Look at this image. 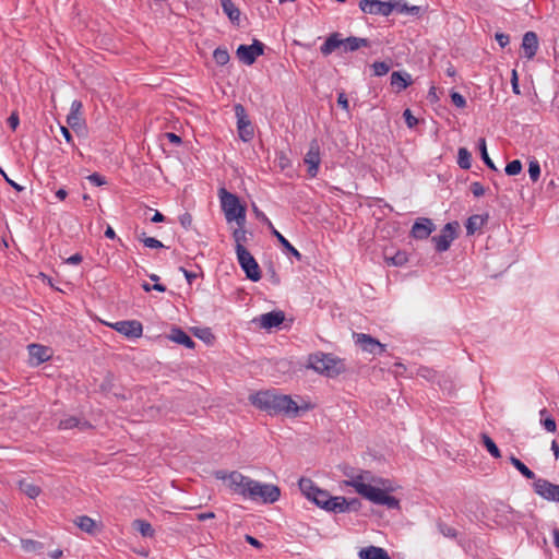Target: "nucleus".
I'll return each mask as SVG.
<instances>
[{"mask_svg":"<svg viewBox=\"0 0 559 559\" xmlns=\"http://www.w3.org/2000/svg\"><path fill=\"white\" fill-rule=\"evenodd\" d=\"M343 474L346 477L342 481L343 486L353 487L366 500L377 506H384L388 509H400V500L390 495L393 491L390 479L376 476L370 471H356L350 466H345Z\"/></svg>","mask_w":559,"mask_h":559,"instance_id":"f257e3e1","label":"nucleus"},{"mask_svg":"<svg viewBox=\"0 0 559 559\" xmlns=\"http://www.w3.org/2000/svg\"><path fill=\"white\" fill-rule=\"evenodd\" d=\"M251 404L270 415L286 414L297 416L299 407L297 403L285 394L274 391H260L249 397Z\"/></svg>","mask_w":559,"mask_h":559,"instance_id":"f03ea898","label":"nucleus"},{"mask_svg":"<svg viewBox=\"0 0 559 559\" xmlns=\"http://www.w3.org/2000/svg\"><path fill=\"white\" fill-rule=\"evenodd\" d=\"M299 488L301 492L307 497V499L314 502L321 509H324L329 512H334L335 510H343L340 506L337 507V496H331L326 490L320 489L316 486V484L309 478H301L299 480Z\"/></svg>","mask_w":559,"mask_h":559,"instance_id":"7ed1b4c3","label":"nucleus"},{"mask_svg":"<svg viewBox=\"0 0 559 559\" xmlns=\"http://www.w3.org/2000/svg\"><path fill=\"white\" fill-rule=\"evenodd\" d=\"M221 206L228 223L236 222L237 225H246V206L240 203L239 198L227 191L225 188L218 190Z\"/></svg>","mask_w":559,"mask_h":559,"instance_id":"20e7f679","label":"nucleus"},{"mask_svg":"<svg viewBox=\"0 0 559 559\" xmlns=\"http://www.w3.org/2000/svg\"><path fill=\"white\" fill-rule=\"evenodd\" d=\"M308 367L326 377H335L344 370L341 359L332 354L317 353L308 358Z\"/></svg>","mask_w":559,"mask_h":559,"instance_id":"39448f33","label":"nucleus"},{"mask_svg":"<svg viewBox=\"0 0 559 559\" xmlns=\"http://www.w3.org/2000/svg\"><path fill=\"white\" fill-rule=\"evenodd\" d=\"M214 477L227 484L231 492L241 496L243 499L249 497L253 479L242 475L238 471L227 472L224 469L215 471Z\"/></svg>","mask_w":559,"mask_h":559,"instance_id":"423d86ee","label":"nucleus"},{"mask_svg":"<svg viewBox=\"0 0 559 559\" xmlns=\"http://www.w3.org/2000/svg\"><path fill=\"white\" fill-rule=\"evenodd\" d=\"M249 497L247 500L274 503L280 499L281 490L277 486L272 484H262L253 479L251 488H249Z\"/></svg>","mask_w":559,"mask_h":559,"instance_id":"0eeeda50","label":"nucleus"},{"mask_svg":"<svg viewBox=\"0 0 559 559\" xmlns=\"http://www.w3.org/2000/svg\"><path fill=\"white\" fill-rule=\"evenodd\" d=\"M457 222H451L443 226L439 235L431 238L438 252L447 251L451 242L457 237Z\"/></svg>","mask_w":559,"mask_h":559,"instance_id":"6e6552de","label":"nucleus"},{"mask_svg":"<svg viewBox=\"0 0 559 559\" xmlns=\"http://www.w3.org/2000/svg\"><path fill=\"white\" fill-rule=\"evenodd\" d=\"M236 254L246 276L252 282H258L261 278V271L253 255L246 248L239 249V252Z\"/></svg>","mask_w":559,"mask_h":559,"instance_id":"1a4fd4ad","label":"nucleus"},{"mask_svg":"<svg viewBox=\"0 0 559 559\" xmlns=\"http://www.w3.org/2000/svg\"><path fill=\"white\" fill-rule=\"evenodd\" d=\"M237 57L247 66L255 62L257 58L264 53V44L258 39H253L251 45H240L237 48Z\"/></svg>","mask_w":559,"mask_h":559,"instance_id":"9d476101","label":"nucleus"},{"mask_svg":"<svg viewBox=\"0 0 559 559\" xmlns=\"http://www.w3.org/2000/svg\"><path fill=\"white\" fill-rule=\"evenodd\" d=\"M235 114L237 117V128L239 138L243 142H249L254 135V130L251 121L248 119L246 110L242 105L235 106Z\"/></svg>","mask_w":559,"mask_h":559,"instance_id":"9b49d317","label":"nucleus"},{"mask_svg":"<svg viewBox=\"0 0 559 559\" xmlns=\"http://www.w3.org/2000/svg\"><path fill=\"white\" fill-rule=\"evenodd\" d=\"M533 488L535 493L543 499L559 503V485L544 478H537L533 484Z\"/></svg>","mask_w":559,"mask_h":559,"instance_id":"f8f14e48","label":"nucleus"},{"mask_svg":"<svg viewBox=\"0 0 559 559\" xmlns=\"http://www.w3.org/2000/svg\"><path fill=\"white\" fill-rule=\"evenodd\" d=\"M359 8L364 13L382 16H389L394 11V5L390 0H360Z\"/></svg>","mask_w":559,"mask_h":559,"instance_id":"ddd939ff","label":"nucleus"},{"mask_svg":"<svg viewBox=\"0 0 559 559\" xmlns=\"http://www.w3.org/2000/svg\"><path fill=\"white\" fill-rule=\"evenodd\" d=\"M304 162L308 166V175L311 178H314L318 175L319 166L321 164L320 145L317 139H313L310 142L308 152L304 157Z\"/></svg>","mask_w":559,"mask_h":559,"instance_id":"4468645a","label":"nucleus"},{"mask_svg":"<svg viewBox=\"0 0 559 559\" xmlns=\"http://www.w3.org/2000/svg\"><path fill=\"white\" fill-rule=\"evenodd\" d=\"M110 326L128 338H139L142 336L143 326L136 320H123L110 324Z\"/></svg>","mask_w":559,"mask_h":559,"instance_id":"2eb2a0df","label":"nucleus"},{"mask_svg":"<svg viewBox=\"0 0 559 559\" xmlns=\"http://www.w3.org/2000/svg\"><path fill=\"white\" fill-rule=\"evenodd\" d=\"M356 343L364 352L381 355L385 352V345L381 344L378 340L365 333L355 334Z\"/></svg>","mask_w":559,"mask_h":559,"instance_id":"dca6fc26","label":"nucleus"},{"mask_svg":"<svg viewBox=\"0 0 559 559\" xmlns=\"http://www.w3.org/2000/svg\"><path fill=\"white\" fill-rule=\"evenodd\" d=\"M285 320V313L281 310L271 311L261 314L254 321L259 323L260 328L271 330L280 326Z\"/></svg>","mask_w":559,"mask_h":559,"instance_id":"f3484780","label":"nucleus"},{"mask_svg":"<svg viewBox=\"0 0 559 559\" xmlns=\"http://www.w3.org/2000/svg\"><path fill=\"white\" fill-rule=\"evenodd\" d=\"M435 230V224L430 218L421 217L418 218L411 230L412 236L415 239H426Z\"/></svg>","mask_w":559,"mask_h":559,"instance_id":"a211bd4d","label":"nucleus"},{"mask_svg":"<svg viewBox=\"0 0 559 559\" xmlns=\"http://www.w3.org/2000/svg\"><path fill=\"white\" fill-rule=\"evenodd\" d=\"M522 49L524 50V56L527 59H532L538 49V38L536 33L530 31L526 32L522 39Z\"/></svg>","mask_w":559,"mask_h":559,"instance_id":"6ab92c4d","label":"nucleus"},{"mask_svg":"<svg viewBox=\"0 0 559 559\" xmlns=\"http://www.w3.org/2000/svg\"><path fill=\"white\" fill-rule=\"evenodd\" d=\"M343 38L341 33L334 32L332 33L324 41V44L320 47V51L323 56H329L334 52L336 49H342Z\"/></svg>","mask_w":559,"mask_h":559,"instance_id":"aec40b11","label":"nucleus"},{"mask_svg":"<svg viewBox=\"0 0 559 559\" xmlns=\"http://www.w3.org/2000/svg\"><path fill=\"white\" fill-rule=\"evenodd\" d=\"M28 353L31 358L36 360L37 365L49 360L51 357L50 348L39 344H31Z\"/></svg>","mask_w":559,"mask_h":559,"instance_id":"412c9836","label":"nucleus"},{"mask_svg":"<svg viewBox=\"0 0 559 559\" xmlns=\"http://www.w3.org/2000/svg\"><path fill=\"white\" fill-rule=\"evenodd\" d=\"M168 338L177 344L183 345L187 348H194V341L180 328H173Z\"/></svg>","mask_w":559,"mask_h":559,"instance_id":"4be33fe9","label":"nucleus"},{"mask_svg":"<svg viewBox=\"0 0 559 559\" xmlns=\"http://www.w3.org/2000/svg\"><path fill=\"white\" fill-rule=\"evenodd\" d=\"M369 40L367 38H360L356 36H349L347 38H343L342 50L344 52H353L358 50L361 47H369Z\"/></svg>","mask_w":559,"mask_h":559,"instance_id":"5701e85b","label":"nucleus"},{"mask_svg":"<svg viewBox=\"0 0 559 559\" xmlns=\"http://www.w3.org/2000/svg\"><path fill=\"white\" fill-rule=\"evenodd\" d=\"M361 559H390L386 550L381 547L369 546L359 551Z\"/></svg>","mask_w":559,"mask_h":559,"instance_id":"b1692460","label":"nucleus"},{"mask_svg":"<svg viewBox=\"0 0 559 559\" xmlns=\"http://www.w3.org/2000/svg\"><path fill=\"white\" fill-rule=\"evenodd\" d=\"M81 109L82 103L80 100H73L71 104L70 112L67 117L68 124L73 129L81 126Z\"/></svg>","mask_w":559,"mask_h":559,"instance_id":"393cba45","label":"nucleus"},{"mask_svg":"<svg viewBox=\"0 0 559 559\" xmlns=\"http://www.w3.org/2000/svg\"><path fill=\"white\" fill-rule=\"evenodd\" d=\"M221 5L230 22L238 25L240 22V10L235 5L234 1L221 0Z\"/></svg>","mask_w":559,"mask_h":559,"instance_id":"a878e982","label":"nucleus"},{"mask_svg":"<svg viewBox=\"0 0 559 559\" xmlns=\"http://www.w3.org/2000/svg\"><path fill=\"white\" fill-rule=\"evenodd\" d=\"M337 507L340 506L344 510H335V513H345L348 511H357L361 507V502L357 498L346 499L345 497L337 496Z\"/></svg>","mask_w":559,"mask_h":559,"instance_id":"bb28decb","label":"nucleus"},{"mask_svg":"<svg viewBox=\"0 0 559 559\" xmlns=\"http://www.w3.org/2000/svg\"><path fill=\"white\" fill-rule=\"evenodd\" d=\"M270 230L284 249L292 253L298 261L302 259L301 253L295 247H293L292 243L277 229H275L274 226L270 228Z\"/></svg>","mask_w":559,"mask_h":559,"instance_id":"cd10ccee","label":"nucleus"},{"mask_svg":"<svg viewBox=\"0 0 559 559\" xmlns=\"http://www.w3.org/2000/svg\"><path fill=\"white\" fill-rule=\"evenodd\" d=\"M75 427H78L80 429H85V428L91 427V425L87 421H82L78 417H74V416L67 417V418L60 420V423H59V428L63 429V430L72 429Z\"/></svg>","mask_w":559,"mask_h":559,"instance_id":"c85d7f7f","label":"nucleus"},{"mask_svg":"<svg viewBox=\"0 0 559 559\" xmlns=\"http://www.w3.org/2000/svg\"><path fill=\"white\" fill-rule=\"evenodd\" d=\"M19 488L23 493H25L31 499L37 498L41 492V489L39 486H37L33 483H28L26 480H20Z\"/></svg>","mask_w":559,"mask_h":559,"instance_id":"c756f323","label":"nucleus"},{"mask_svg":"<svg viewBox=\"0 0 559 559\" xmlns=\"http://www.w3.org/2000/svg\"><path fill=\"white\" fill-rule=\"evenodd\" d=\"M246 225H237V228L233 231V238L235 240V250L236 253L239 252V249L245 248L243 243L247 242V230L245 229Z\"/></svg>","mask_w":559,"mask_h":559,"instance_id":"7c9ffc66","label":"nucleus"},{"mask_svg":"<svg viewBox=\"0 0 559 559\" xmlns=\"http://www.w3.org/2000/svg\"><path fill=\"white\" fill-rule=\"evenodd\" d=\"M75 524L83 531L88 534H95L96 532V522L87 515L79 516L75 520Z\"/></svg>","mask_w":559,"mask_h":559,"instance_id":"2f4dec72","label":"nucleus"},{"mask_svg":"<svg viewBox=\"0 0 559 559\" xmlns=\"http://www.w3.org/2000/svg\"><path fill=\"white\" fill-rule=\"evenodd\" d=\"M510 463L527 479H535V473L532 472L521 460L511 455Z\"/></svg>","mask_w":559,"mask_h":559,"instance_id":"473e14b6","label":"nucleus"},{"mask_svg":"<svg viewBox=\"0 0 559 559\" xmlns=\"http://www.w3.org/2000/svg\"><path fill=\"white\" fill-rule=\"evenodd\" d=\"M409 84V75H403L401 72L397 71H394L391 74V85L396 86L399 91L405 90Z\"/></svg>","mask_w":559,"mask_h":559,"instance_id":"72a5a7b5","label":"nucleus"},{"mask_svg":"<svg viewBox=\"0 0 559 559\" xmlns=\"http://www.w3.org/2000/svg\"><path fill=\"white\" fill-rule=\"evenodd\" d=\"M134 528L143 536V537H153L154 528L147 521L144 520H135L133 522Z\"/></svg>","mask_w":559,"mask_h":559,"instance_id":"f704fd0d","label":"nucleus"},{"mask_svg":"<svg viewBox=\"0 0 559 559\" xmlns=\"http://www.w3.org/2000/svg\"><path fill=\"white\" fill-rule=\"evenodd\" d=\"M481 441L491 456H493L495 459L501 457V452L499 448L487 433H481Z\"/></svg>","mask_w":559,"mask_h":559,"instance_id":"c9c22d12","label":"nucleus"},{"mask_svg":"<svg viewBox=\"0 0 559 559\" xmlns=\"http://www.w3.org/2000/svg\"><path fill=\"white\" fill-rule=\"evenodd\" d=\"M457 164L462 169H469L472 166V155L465 147H460L457 152Z\"/></svg>","mask_w":559,"mask_h":559,"instance_id":"e433bc0d","label":"nucleus"},{"mask_svg":"<svg viewBox=\"0 0 559 559\" xmlns=\"http://www.w3.org/2000/svg\"><path fill=\"white\" fill-rule=\"evenodd\" d=\"M385 260L391 265L402 266L407 263L408 258L405 251H397L393 257L385 255Z\"/></svg>","mask_w":559,"mask_h":559,"instance_id":"4c0bfd02","label":"nucleus"},{"mask_svg":"<svg viewBox=\"0 0 559 559\" xmlns=\"http://www.w3.org/2000/svg\"><path fill=\"white\" fill-rule=\"evenodd\" d=\"M213 58L218 66H225L228 63L230 57L226 48H216L213 52Z\"/></svg>","mask_w":559,"mask_h":559,"instance_id":"58836bf2","label":"nucleus"},{"mask_svg":"<svg viewBox=\"0 0 559 559\" xmlns=\"http://www.w3.org/2000/svg\"><path fill=\"white\" fill-rule=\"evenodd\" d=\"M479 151H480V155H481V159L484 160V163L490 168V169H493L496 170V166L493 164V162L491 160V158L489 157L488 153H487V146H486V140L484 138H480L479 139Z\"/></svg>","mask_w":559,"mask_h":559,"instance_id":"ea45409f","label":"nucleus"},{"mask_svg":"<svg viewBox=\"0 0 559 559\" xmlns=\"http://www.w3.org/2000/svg\"><path fill=\"white\" fill-rule=\"evenodd\" d=\"M138 239L143 242V245L151 249H159L163 248L164 245L154 237H146L145 233H142Z\"/></svg>","mask_w":559,"mask_h":559,"instance_id":"a19ab883","label":"nucleus"},{"mask_svg":"<svg viewBox=\"0 0 559 559\" xmlns=\"http://www.w3.org/2000/svg\"><path fill=\"white\" fill-rule=\"evenodd\" d=\"M528 175L533 182H536L540 176V165L537 159L533 158L528 163Z\"/></svg>","mask_w":559,"mask_h":559,"instance_id":"79ce46f5","label":"nucleus"},{"mask_svg":"<svg viewBox=\"0 0 559 559\" xmlns=\"http://www.w3.org/2000/svg\"><path fill=\"white\" fill-rule=\"evenodd\" d=\"M481 225V218L478 215L471 216L466 223V231L468 235H473Z\"/></svg>","mask_w":559,"mask_h":559,"instance_id":"37998d69","label":"nucleus"},{"mask_svg":"<svg viewBox=\"0 0 559 559\" xmlns=\"http://www.w3.org/2000/svg\"><path fill=\"white\" fill-rule=\"evenodd\" d=\"M438 530L445 537L455 538L457 536V531L444 522H438Z\"/></svg>","mask_w":559,"mask_h":559,"instance_id":"c03bdc74","label":"nucleus"},{"mask_svg":"<svg viewBox=\"0 0 559 559\" xmlns=\"http://www.w3.org/2000/svg\"><path fill=\"white\" fill-rule=\"evenodd\" d=\"M504 171H506V174L508 176L519 175L522 171V163H521V160L514 159V160L508 163L507 166H506Z\"/></svg>","mask_w":559,"mask_h":559,"instance_id":"a18cd8bd","label":"nucleus"},{"mask_svg":"<svg viewBox=\"0 0 559 559\" xmlns=\"http://www.w3.org/2000/svg\"><path fill=\"white\" fill-rule=\"evenodd\" d=\"M374 74L378 76L385 75L390 71V66L383 61H377L372 64Z\"/></svg>","mask_w":559,"mask_h":559,"instance_id":"49530a36","label":"nucleus"},{"mask_svg":"<svg viewBox=\"0 0 559 559\" xmlns=\"http://www.w3.org/2000/svg\"><path fill=\"white\" fill-rule=\"evenodd\" d=\"M22 547L26 551H35L41 547V544L33 539H22Z\"/></svg>","mask_w":559,"mask_h":559,"instance_id":"de8ad7c7","label":"nucleus"},{"mask_svg":"<svg viewBox=\"0 0 559 559\" xmlns=\"http://www.w3.org/2000/svg\"><path fill=\"white\" fill-rule=\"evenodd\" d=\"M252 210H253L255 217L258 219H260L261 222H263L264 224H266L269 229L273 227L272 222L266 217V215L262 211L259 210V207L257 205L253 204Z\"/></svg>","mask_w":559,"mask_h":559,"instance_id":"09e8293b","label":"nucleus"},{"mask_svg":"<svg viewBox=\"0 0 559 559\" xmlns=\"http://www.w3.org/2000/svg\"><path fill=\"white\" fill-rule=\"evenodd\" d=\"M451 100L453 105H455L459 108H464L466 106V100L463 95H461L457 92H453L451 94Z\"/></svg>","mask_w":559,"mask_h":559,"instance_id":"8fccbe9b","label":"nucleus"},{"mask_svg":"<svg viewBox=\"0 0 559 559\" xmlns=\"http://www.w3.org/2000/svg\"><path fill=\"white\" fill-rule=\"evenodd\" d=\"M403 117L405 119V122L408 128H414L418 123V119L413 116L412 111L409 109H406L403 112Z\"/></svg>","mask_w":559,"mask_h":559,"instance_id":"3c124183","label":"nucleus"},{"mask_svg":"<svg viewBox=\"0 0 559 559\" xmlns=\"http://www.w3.org/2000/svg\"><path fill=\"white\" fill-rule=\"evenodd\" d=\"M0 174L1 176L3 177V179L17 192H22L24 190V187L23 186H20L19 183H16L15 181H13L11 178H9V176L5 174V171L0 168Z\"/></svg>","mask_w":559,"mask_h":559,"instance_id":"603ef678","label":"nucleus"},{"mask_svg":"<svg viewBox=\"0 0 559 559\" xmlns=\"http://www.w3.org/2000/svg\"><path fill=\"white\" fill-rule=\"evenodd\" d=\"M542 425L549 432H556L557 430V425L552 417H546L544 420H542Z\"/></svg>","mask_w":559,"mask_h":559,"instance_id":"864d4df0","label":"nucleus"},{"mask_svg":"<svg viewBox=\"0 0 559 559\" xmlns=\"http://www.w3.org/2000/svg\"><path fill=\"white\" fill-rule=\"evenodd\" d=\"M471 191L476 198L483 197L485 194L484 186L477 181L471 185Z\"/></svg>","mask_w":559,"mask_h":559,"instance_id":"5fc2aeb1","label":"nucleus"},{"mask_svg":"<svg viewBox=\"0 0 559 559\" xmlns=\"http://www.w3.org/2000/svg\"><path fill=\"white\" fill-rule=\"evenodd\" d=\"M88 181L93 183L94 186H103L106 183V180L103 176H100L97 173H94L87 177Z\"/></svg>","mask_w":559,"mask_h":559,"instance_id":"6e6d98bb","label":"nucleus"},{"mask_svg":"<svg viewBox=\"0 0 559 559\" xmlns=\"http://www.w3.org/2000/svg\"><path fill=\"white\" fill-rule=\"evenodd\" d=\"M8 124L14 131L20 124V118L16 111H13L8 118Z\"/></svg>","mask_w":559,"mask_h":559,"instance_id":"4d7b16f0","label":"nucleus"},{"mask_svg":"<svg viewBox=\"0 0 559 559\" xmlns=\"http://www.w3.org/2000/svg\"><path fill=\"white\" fill-rule=\"evenodd\" d=\"M391 4L394 5V10L400 13H406L407 3L403 0H390Z\"/></svg>","mask_w":559,"mask_h":559,"instance_id":"13d9d810","label":"nucleus"},{"mask_svg":"<svg viewBox=\"0 0 559 559\" xmlns=\"http://www.w3.org/2000/svg\"><path fill=\"white\" fill-rule=\"evenodd\" d=\"M511 84L513 93L519 95L521 92L519 87L518 72L515 70L512 71Z\"/></svg>","mask_w":559,"mask_h":559,"instance_id":"bf43d9fd","label":"nucleus"},{"mask_svg":"<svg viewBox=\"0 0 559 559\" xmlns=\"http://www.w3.org/2000/svg\"><path fill=\"white\" fill-rule=\"evenodd\" d=\"M495 37L501 47H506L510 41L509 35L503 34V33H497Z\"/></svg>","mask_w":559,"mask_h":559,"instance_id":"052dcab7","label":"nucleus"},{"mask_svg":"<svg viewBox=\"0 0 559 559\" xmlns=\"http://www.w3.org/2000/svg\"><path fill=\"white\" fill-rule=\"evenodd\" d=\"M337 104L338 106H341L344 110L348 111L349 109V104H348V99L345 95V93H340L338 94V97H337Z\"/></svg>","mask_w":559,"mask_h":559,"instance_id":"680f3d73","label":"nucleus"},{"mask_svg":"<svg viewBox=\"0 0 559 559\" xmlns=\"http://www.w3.org/2000/svg\"><path fill=\"white\" fill-rule=\"evenodd\" d=\"M277 160H278V166L281 167V169H285L290 166V160L284 153L280 154Z\"/></svg>","mask_w":559,"mask_h":559,"instance_id":"e2e57ef3","label":"nucleus"},{"mask_svg":"<svg viewBox=\"0 0 559 559\" xmlns=\"http://www.w3.org/2000/svg\"><path fill=\"white\" fill-rule=\"evenodd\" d=\"M245 539L247 543H249L251 546H253L258 549H261L263 547V544L251 535H246Z\"/></svg>","mask_w":559,"mask_h":559,"instance_id":"0e129e2a","label":"nucleus"},{"mask_svg":"<svg viewBox=\"0 0 559 559\" xmlns=\"http://www.w3.org/2000/svg\"><path fill=\"white\" fill-rule=\"evenodd\" d=\"M180 271L183 273V275L187 278L189 284H192V281L197 278V274L195 273H192V272L186 270L182 266L180 267Z\"/></svg>","mask_w":559,"mask_h":559,"instance_id":"69168bd1","label":"nucleus"},{"mask_svg":"<svg viewBox=\"0 0 559 559\" xmlns=\"http://www.w3.org/2000/svg\"><path fill=\"white\" fill-rule=\"evenodd\" d=\"M83 260V257L80 253H75L67 259V263L69 264H80Z\"/></svg>","mask_w":559,"mask_h":559,"instance_id":"338daca9","label":"nucleus"},{"mask_svg":"<svg viewBox=\"0 0 559 559\" xmlns=\"http://www.w3.org/2000/svg\"><path fill=\"white\" fill-rule=\"evenodd\" d=\"M166 138L169 140V142H171L174 144L178 145L181 143V138L173 132L166 133Z\"/></svg>","mask_w":559,"mask_h":559,"instance_id":"774afa93","label":"nucleus"}]
</instances>
